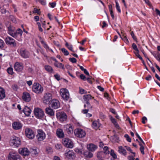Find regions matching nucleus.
<instances>
[{
    "label": "nucleus",
    "mask_w": 160,
    "mask_h": 160,
    "mask_svg": "<svg viewBox=\"0 0 160 160\" xmlns=\"http://www.w3.org/2000/svg\"><path fill=\"white\" fill-rule=\"evenodd\" d=\"M8 33L10 35L16 39L18 36L21 37L22 33V31L20 28H18L16 31L14 27L10 25L8 27Z\"/></svg>",
    "instance_id": "f257e3e1"
},
{
    "label": "nucleus",
    "mask_w": 160,
    "mask_h": 160,
    "mask_svg": "<svg viewBox=\"0 0 160 160\" xmlns=\"http://www.w3.org/2000/svg\"><path fill=\"white\" fill-rule=\"evenodd\" d=\"M32 91L37 94L42 92L43 89L42 86L38 83H34L32 86Z\"/></svg>",
    "instance_id": "f03ea898"
},
{
    "label": "nucleus",
    "mask_w": 160,
    "mask_h": 160,
    "mask_svg": "<svg viewBox=\"0 0 160 160\" xmlns=\"http://www.w3.org/2000/svg\"><path fill=\"white\" fill-rule=\"evenodd\" d=\"M10 144L12 146L18 147L21 145L20 139L18 137H13L10 141Z\"/></svg>",
    "instance_id": "7ed1b4c3"
},
{
    "label": "nucleus",
    "mask_w": 160,
    "mask_h": 160,
    "mask_svg": "<svg viewBox=\"0 0 160 160\" xmlns=\"http://www.w3.org/2000/svg\"><path fill=\"white\" fill-rule=\"evenodd\" d=\"M6 44L8 46L15 48L17 46V43L13 38L9 36L7 37L4 40Z\"/></svg>",
    "instance_id": "20e7f679"
},
{
    "label": "nucleus",
    "mask_w": 160,
    "mask_h": 160,
    "mask_svg": "<svg viewBox=\"0 0 160 160\" xmlns=\"http://www.w3.org/2000/svg\"><path fill=\"white\" fill-rule=\"evenodd\" d=\"M60 93L62 98L65 101H68L70 98L69 93L68 89L64 88L61 89Z\"/></svg>",
    "instance_id": "39448f33"
},
{
    "label": "nucleus",
    "mask_w": 160,
    "mask_h": 160,
    "mask_svg": "<svg viewBox=\"0 0 160 160\" xmlns=\"http://www.w3.org/2000/svg\"><path fill=\"white\" fill-rule=\"evenodd\" d=\"M35 117L38 119H41L44 117V114L42 110L39 108H35L34 110Z\"/></svg>",
    "instance_id": "423d86ee"
},
{
    "label": "nucleus",
    "mask_w": 160,
    "mask_h": 160,
    "mask_svg": "<svg viewBox=\"0 0 160 160\" xmlns=\"http://www.w3.org/2000/svg\"><path fill=\"white\" fill-rule=\"evenodd\" d=\"M18 52L21 56L23 58H27L29 57V51L25 48H22L18 49Z\"/></svg>",
    "instance_id": "0eeeda50"
},
{
    "label": "nucleus",
    "mask_w": 160,
    "mask_h": 160,
    "mask_svg": "<svg viewBox=\"0 0 160 160\" xmlns=\"http://www.w3.org/2000/svg\"><path fill=\"white\" fill-rule=\"evenodd\" d=\"M74 134L77 137L82 138L84 137L86 135L85 131L81 128L76 129L74 131Z\"/></svg>",
    "instance_id": "6e6552de"
},
{
    "label": "nucleus",
    "mask_w": 160,
    "mask_h": 160,
    "mask_svg": "<svg viewBox=\"0 0 160 160\" xmlns=\"http://www.w3.org/2000/svg\"><path fill=\"white\" fill-rule=\"evenodd\" d=\"M8 160H21L20 156L16 152L13 151L10 152L8 156Z\"/></svg>",
    "instance_id": "1a4fd4ad"
},
{
    "label": "nucleus",
    "mask_w": 160,
    "mask_h": 160,
    "mask_svg": "<svg viewBox=\"0 0 160 160\" xmlns=\"http://www.w3.org/2000/svg\"><path fill=\"white\" fill-rule=\"evenodd\" d=\"M62 143L65 147L68 148H72L73 147V143L71 140L68 138H65L63 139Z\"/></svg>",
    "instance_id": "9d476101"
},
{
    "label": "nucleus",
    "mask_w": 160,
    "mask_h": 160,
    "mask_svg": "<svg viewBox=\"0 0 160 160\" xmlns=\"http://www.w3.org/2000/svg\"><path fill=\"white\" fill-rule=\"evenodd\" d=\"M52 98V97L51 93L49 92L46 93L44 94L43 98V102L46 104H49Z\"/></svg>",
    "instance_id": "9b49d317"
},
{
    "label": "nucleus",
    "mask_w": 160,
    "mask_h": 160,
    "mask_svg": "<svg viewBox=\"0 0 160 160\" xmlns=\"http://www.w3.org/2000/svg\"><path fill=\"white\" fill-rule=\"evenodd\" d=\"M36 136L38 141H42L45 139L46 134L42 130L39 129L38 131V134Z\"/></svg>",
    "instance_id": "f8f14e48"
},
{
    "label": "nucleus",
    "mask_w": 160,
    "mask_h": 160,
    "mask_svg": "<svg viewBox=\"0 0 160 160\" xmlns=\"http://www.w3.org/2000/svg\"><path fill=\"white\" fill-rule=\"evenodd\" d=\"M64 155L68 159H73L75 156L74 152L72 150L69 149L66 150L65 152Z\"/></svg>",
    "instance_id": "ddd939ff"
},
{
    "label": "nucleus",
    "mask_w": 160,
    "mask_h": 160,
    "mask_svg": "<svg viewBox=\"0 0 160 160\" xmlns=\"http://www.w3.org/2000/svg\"><path fill=\"white\" fill-rule=\"evenodd\" d=\"M64 130L67 132L68 134L73 133V128L72 125L71 124H67L64 126Z\"/></svg>",
    "instance_id": "4468645a"
},
{
    "label": "nucleus",
    "mask_w": 160,
    "mask_h": 160,
    "mask_svg": "<svg viewBox=\"0 0 160 160\" xmlns=\"http://www.w3.org/2000/svg\"><path fill=\"white\" fill-rule=\"evenodd\" d=\"M57 118L59 119L61 122L65 121L67 118V116L64 112H59L57 114Z\"/></svg>",
    "instance_id": "2eb2a0df"
},
{
    "label": "nucleus",
    "mask_w": 160,
    "mask_h": 160,
    "mask_svg": "<svg viewBox=\"0 0 160 160\" xmlns=\"http://www.w3.org/2000/svg\"><path fill=\"white\" fill-rule=\"evenodd\" d=\"M14 67L15 70L17 72H21L23 68L22 64L18 62L15 63Z\"/></svg>",
    "instance_id": "dca6fc26"
},
{
    "label": "nucleus",
    "mask_w": 160,
    "mask_h": 160,
    "mask_svg": "<svg viewBox=\"0 0 160 160\" xmlns=\"http://www.w3.org/2000/svg\"><path fill=\"white\" fill-rule=\"evenodd\" d=\"M60 104L59 101L56 99H53L51 102L52 107L54 109H57L60 107Z\"/></svg>",
    "instance_id": "f3484780"
},
{
    "label": "nucleus",
    "mask_w": 160,
    "mask_h": 160,
    "mask_svg": "<svg viewBox=\"0 0 160 160\" xmlns=\"http://www.w3.org/2000/svg\"><path fill=\"white\" fill-rule=\"evenodd\" d=\"M107 155L103 152V151H100L97 152V157L100 160H103V158H106Z\"/></svg>",
    "instance_id": "a211bd4d"
},
{
    "label": "nucleus",
    "mask_w": 160,
    "mask_h": 160,
    "mask_svg": "<svg viewBox=\"0 0 160 160\" xmlns=\"http://www.w3.org/2000/svg\"><path fill=\"white\" fill-rule=\"evenodd\" d=\"M19 152L20 154L24 156L28 155L30 153L28 149L25 148L20 149L19 150Z\"/></svg>",
    "instance_id": "6ab92c4d"
},
{
    "label": "nucleus",
    "mask_w": 160,
    "mask_h": 160,
    "mask_svg": "<svg viewBox=\"0 0 160 160\" xmlns=\"http://www.w3.org/2000/svg\"><path fill=\"white\" fill-rule=\"evenodd\" d=\"M87 149L91 152H94L98 148V146L93 144L90 143L87 145Z\"/></svg>",
    "instance_id": "aec40b11"
},
{
    "label": "nucleus",
    "mask_w": 160,
    "mask_h": 160,
    "mask_svg": "<svg viewBox=\"0 0 160 160\" xmlns=\"http://www.w3.org/2000/svg\"><path fill=\"white\" fill-rule=\"evenodd\" d=\"M13 128L15 130H19L22 128V124L19 122H14L12 123Z\"/></svg>",
    "instance_id": "412c9836"
},
{
    "label": "nucleus",
    "mask_w": 160,
    "mask_h": 160,
    "mask_svg": "<svg viewBox=\"0 0 160 160\" xmlns=\"http://www.w3.org/2000/svg\"><path fill=\"white\" fill-rule=\"evenodd\" d=\"M83 155L86 159H89L92 157L93 154L89 150H85L83 152Z\"/></svg>",
    "instance_id": "4be33fe9"
},
{
    "label": "nucleus",
    "mask_w": 160,
    "mask_h": 160,
    "mask_svg": "<svg viewBox=\"0 0 160 160\" xmlns=\"http://www.w3.org/2000/svg\"><path fill=\"white\" fill-rule=\"evenodd\" d=\"M57 136L59 138H63L64 137V134L62 129L58 128L56 131Z\"/></svg>",
    "instance_id": "5701e85b"
},
{
    "label": "nucleus",
    "mask_w": 160,
    "mask_h": 160,
    "mask_svg": "<svg viewBox=\"0 0 160 160\" xmlns=\"http://www.w3.org/2000/svg\"><path fill=\"white\" fill-rule=\"evenodd\" d=\"M45 112L47 114L50 116L52 117L54 115V112L53 110L50 107L46 108Z\"/></svg>",
    "instance_id": "b1692460"
},
{
    "label": "nucleus",
    "mask_w": 160,
    "mask_h": 160,
    "mask_svg": "<svg viewBox=\"0 0 160 160\" xmlns=\"http://www.w3.org/2000/svg\"><path fill=\"white\" fill-rule=\"evenodd\" d=\"M22 98L26 102H29L30 101V95L28 92H23Z\"/></svg>",
    "instance_id": "393cba45"
},
{
    "label": "nucleus",
    "mask_w": 160,
    "mask_h": 160,
    "mask_svg": "<svg viewBox=\"0 0 160 160\" xmlns=\"http://www.w3.org/2000/svg\"><path fill=\"white\" fill-rule=\"evenodd\" d=\"M93 98H94V97H92L90 94H86L83 96V99L86 103L89 102V100Z\"/></svg>",
    "instance_id": "a878e982"
},
{
    "label": "nucleus",
    "mask_w": 160,
    "mask_h": 160,
    "mask_svg": "<svg viewBox=\"0 0 160 160\" xmlns=\"http://www.w3.org/2000/svg\"><path fill=\"white\" fill-rule=\"evenodd\" d=\"M23 112L26 116L29 117L30 115V108L27 106H25L23 110Z\"/></svg>",
    "instance_id": "bb28decb"
},
{
    "label": "nucleus",
    "mask_w": 160,
    "mask_h": 160,
    "mask_svg": "<svg viewBox=\"0 0 160 160\" xmlns=\"http://www.w3.org/2000/svg\"><path fill=\"white\" fill-rule=\"evenodd\" d=\"M38 152L36 148H31V154L32 157H35L38 155Z\"/></svg>",
    "instance_id": "cd10ccee"
},
{
    "label": "nucleus",
    "mask_w": 160,
    "mask_h": 160,
    "mask_svg": "<svg viewBox=\"0 0 160 160\" xmlns=\"http://www.w3.org/2000/svg\"><path fill=\"white\" fill-rule=\"evenodd\" d=\"M92 127L93 128L97 129L100 127V123L98 121H94L92 122Z\"/></svg>",
    "instance_id": "c85d7f7f"
},
{
    "label": "nucleus",
    "mask_w": 160,
    "mask_h": 160,
    "mask_svg": "<svg viewBox=\"0 0 160 160\" xmlns=\"http://www.w3.org/2000/svg\"><path fill=\"white\" fill-rule=\"evenodd\" d=\"M118 151L120 153L124 156H125L127 154L126 150L122 146L119 147Z\"/></svg>",
    "instance_id": "c756f323"
},
{
    "label": "nucleus",
    "mask_w": 160,
    "mask_h": 160,
    "mask_svg": "<svg viewBox=\"0 0 160 160\" xmlns=\"http://www.w3.org/2000/svg\"><path fill=\"white\" fill-rule=\"evenodd\" d=\"M6 95L4 90L0 87V99H2L5 97Z\"/></svg>",
    "instance_id": "7c9ffc66"
},
{
    "label": "nucleus",
    "mask_w": 160,
    "mask_h": 160,
    "mask_svg": "<svg viewBox=\"0 0 160 160\" xmlns=\"http://www.w3.org/2000/svg\"><path fill=\"white\" fill-rule=\"evenodd\" d=\"M44 68L47 71L50 73H52L53 71L52 67L48 65H45Z\"/></svg>",
    "instance_id": "2f4dec72"
},
{
    "label": "nucleus",
    "mask_w": 160,
    "mask_h": 160,
    "mask_svg": "<svg viewBox=\"0 0 160 160\" xmlns=\"http://www.w3.org/2000/svg\"><path fill=\"white\" fill-rule=\"evenodd\" d=\"M152 53L157 60L160 62V53L157 52H152Z\"/></svg>",
    "instance_id": "473e14b6"
},
{
    "label": "nucleus",
    "mask_w": 160,
    "mask_h": 160,
    "mask_svg": "<svg viewBox=\"0 0 160 160\" xmlns=\"http://www.w3.org/2000/svg\"><path fill=\"white\" fill-rule=\"evenodd\" d=\"M54 65L57 68H62L63 70L65 69L64 65L62 63L59 62H58L57 63H54Z\"/></svg>",
    "instance_id": "72a5a7b5"
},
{
    "label": "nucleus",
    "mask_w": 160,
    "mask_h": 160,
    "mask_svg": "<svg viewBox=\"0 0 160 160\" xmlns=\"http://www.w3.org/2000/svg\"><path fill=\"white\" fill-rule=\"evenodd\" d=\"M110 154L111 156L114 159H116L117 158V155L115 153L114 150L111 149L110 152Z\"/></svg>",
    "instance_id": "f704fd0d"
},
{
    "label": "nucleus",
    "mask_w": 160,
    "mask_h": 160,
    "mask_svg": "<svg viewBox=\"0 0 160 160\" xmlns=\"http://www.w3.org/2000/svg\"><path fill=\"white\" fill-rule=\"evenodd\" d=\"M121 38L122 39L124 42L127 44H128L129 43V41L128 39L126 36L123 35L122 37L120 36Z\"/></svg>",
    "instance_id": "c9c22d12"
},
{
    "label": "nucleus",
    "mask_w": 160,
    "mask_h": 160,
    "mask_svg": "<svg viewBox=\"0 0 160 160\" xmlns=\"http://www.w3.org/2000/svg\"><path fill=\"white\" fill-rule=\"evenodd\" d=\"M25 133L26 136L29 138H30V129L27 128L25 129Z\"/></svg>",
    "instance_id": "e433bc0d"
},
{
    "label": "nucleus",
    "mask_w": 160,
    "mask_h": 160,
    "mask_svg": "<svg viewBox=\"0 0 160 160\" xmlns=\"http://www.w3.org/2000/svg\"><path fill=\"white\" fill-rule=\"evenodd\" d=\"M41 43L43 45L44 47L46 49L47 51L49 49V48L48 45L43 40L41 41Z\"/></svg>",
    "instance_id": "4c0bfd02"
},
{
    "label": "nucleus",
    "mask_w": 160,
    "mask_h": 160,
    "mask_svg": "<svg viewBox=\"0 0 160 160\" xmlns=\"http://www.w3.org/2000/svg\"><path fill=\"white\" fill-rule=\"evenodd\" d=\"M5 46V43L4 41L1 39L0 38V49H3Z\"/></svg>",
    "instance_id": "58836bf2"
},
{
    "label": "nucleus",
    "mask_w": 160,
    "mask_h": 160,
    "mask_svg": "<svg viewBox=\"0 0 160 160\" xmlns=\"http://www.w3.org/2000/svg\"><path fill=\"white\" fill-rule=\"evenodd\" d=\"M103 152L106 155L110 153V151L108 150V148L107 146H105L103 148Z\"/></svg>",
    "instance_id": "ea45409f"
},
{
    "label": "nucleus",
    "mask_w": 160,
    "mask_h": 160,
    "mask_svg": "<svg viewBox=\"0 0 160 160\" xmlns=\"http://www.w3.org/2000/svg\"><path fill=\"white\" fill-rule=\"evenodd\" d=\"M8 73L10 75H12L13 73V69L12 67H9L7 69Z\"/></svg>",
    "instance_id": "a19ab883"
},
{
    "label": "nucleus",
    "mask_w": 160,
    "mask_h": 160,
    "mask_svg": "<svg viewBox=\"0 0 160 160\" xmlns=\"http://www.w3.org/2000/svg\"><path fill=\"white\" fill-rule=\"evenodd\" d=\"M87 105L84 104V107L85 108H86L88 110L91 109L92 108V106L90 104L89 102L86 103Z\"/></svg>",
    "instance_id": "79ce46f5"
},
{
    "label": "nucleus",
    "mask_w": 160,
    "mask_h": 160,
    "mask_svg": "<svg viewBox=\"0 0 160 160\" xmlns=\"http://www.w3.org/2000/svg\"><path fill=\"white\" fill-rule=\"evenodd\" d=\"M139 51H136V52H134V54L136 55V56L140 60H141L142 61H143L144 62V60H143L142 57L140 56V55L139 54Z\"/></svg>",
    "instance_id": "37998d69"
},
{
    "label": "nucleus",
    "mask_w": 160,
    "mask_h": 160,
    "mask_svg": "<svg viewBox=\"0 0 160 160\" xmlns=\"http://www.w3.org/2000/svg\"><path fill=\"white\" fill-rule=\"evenodd\" d=\"M139 145L140 146V150L141 152V153L143 154H144V148L143 146L142 145V144L139 142Z\"/></svg>",
    "instance_id": "c03bdc74"
},
{
    "label": "nucleus",
    "mask_w": 160,
    "mask_h": 160,
    "mask_svg": "<svg viewBox=\"0 0 160 160\" xmlns=\"http://www.w3.org/2000/svg\"><path fill=\"white\" fill-rule=\"evenodd\" d=\"M62 51L65 56H67L69 54V52L67 50L64 48H62L61 49Z\"/></svg>",
    "instance_id": "a18cd8bd"
},
{
    "label": "nucleus",
    "mask_w": 160,
    "mask_h": 160,
    "mask_svg": "<svg viewBox=\"0 0 160 160\" xmlns=\"http://www.w3.org/2000/svg\"><path fill=\"white\" fill-rule=\"evenodd\" d=\"M124 147L126 149L127 151H129L131 153L134 154V157L135 156V152H132V149H131V148L130 147H129L126 146H125Z\"/></svg>",
    "instance_id": "49530a36"
},
{
    "label": "nucleus",
    "mask_w": 160,
    "mask_h": 160,
    "mask_svg": "<svg viewBox=\"0 0 160 160\" xmlns=\"http://www.w3.org/2000/svg\"><path fill=\"white\" fill-rule=\"evenodd\" d=\"M115 3H116V8L117 10V11H118V12H119L120 13L121 11V9H120V8L119 7V4L118 2L116 1H115Z\"/></svg>",
    "instance_id": "de8ad7c7"
},
{
    "label": "nucleus",
    "mask_w": 160,
    "mask_h": 160,
    "mask_svg": "<svg viewBox=\"0 0 160 160\" xmlns=\"http://www.w3.org/2000/svg\"><path fill=\"white\" fill-rule=\"evenodd\" d=\"M46 151L48 153H51L53 152L52 149L50 147H47L46 149Z\"/></svg>",
    "instance_id": "09e8293b"
},
{
    "label": "nucleus",
    "mask_w": 160,
    "mask_h": 160,
    "mask_svg": "<svg viewBox=\"0 0 160 160\" xmlns=\"http://www.w3.org/2000/svg\"><path fill=\"white\" fill-rule=\"evenodd\" d=\"M124 137L126 138L127 140L129 142H131V139L130 138L129 136L127 134H126L124 135Z\"/></svg>",
    "instance_id": "8fccbe9b"
},
{
    "label": "nucleus",
    "mask_w": 160,
    "mask_h": 160,
    "mask_svg": "<svg viewBox=\"0 0 160 160\" xmlns=\"http://www.w3.org/2000/svg\"><path fill=\"white\" fill-rule=\"evenodd\" d=\"M132 47L133 49L135 50L136 51H138V48L137 47L136 44L134 43H133L132 44Z\"/></svg>",
    "instance_id": "3c124183"
},
{
    "label": "nucleus",
    "mask_w": 160,
    "mask_h": 160,
    "mask_svg": "<svg viewBox=\"0 0 160 160\" xmlns=\"http://www.w3.org/2000/svg\"><path fill=\"white\" fill-rule=\"evenodd\" d=\"M50 7L52 8H54L56 5V3L55 2H50L49 3Z\"/></svg>",
    "instance_id": "603ef678"
},
{
    "label": "nucleus",
    "mask_w": 160,
    "mask_h": 160,
    "mask_svg": "<svg viewBox=\"0 0 160 160\" xmlns=\"http://www.w3.org/2000/svg\"><path fill=\"white\" fill-rule=\"evenodd\" d=\"M110 119L111 121H112V123H113L114 125L115 124H116V123H117L115 119L113 118L112 116H111L110 117Z\"/></svg>",
    "instance_id": "864d4df0"
},
{
    "label": "nucleus",
    "mask_w": 160,
    "mask_h": 160,
    "mask_svg": "<svg viewBox=\"0 0 160 160\" xmlns=\"http://www.w3.org/2000/svg\"><path fill=\"white\" fill-rule=\"evenodd\" d=\"M55 148L58 150H59L62 148V145L60 144H57L55 145Z\"/></svg>",
    "instance_id": "5fc2aeb1"
},
{
    "label": "nucleus",
    "mask_w": 160,
    "mask_h": 160,
    "mask_svg": "<svg viewBox=\"0 0 160 160\" xmlns=\"http://www.w3.org/2000/svg\"><path fill=\"white\" fill-rule=\"evenodd\" d=\"M69 61L72 62V63H75L77 62L76 59L74 58H69Z\"/></svg>",
    "instance_id": "6e6d98bb"
},
{
    "label": "nucleus",
    "mask_w": 160,
    "mask_h": 160,
    "mask_svg": "<svg viewBox=\"0 0 160 160\" xmlns=\"http://www.w3.org/2000/svg\"><path fill=\"white\" fill-rule=\"evenodd\" d=\"M39 2L43 5H46V3L45 0H38Z\"/></svg>",
    "instance_id": "4d7b16f0"
},
{
    "label": "nucleus",
    "mask_w": 160,
    "mask_h": 160,
    "mask_svg": "<svg viewBox=\"0 0 160 160\" xmlns=\"http://www.w3.org/2000/svg\"><path fill=\"white\" fill-rule=\"evenodd\" d=\"M55 78L58 81L60 80V76L58 74H56L54 75Z\"/></svg>",
    "instance_id": "13d9d810"
},
{
    "label": "nucleus",
    "mask_w": 160,
    "mask_h": 160,
    "mask_svg": "<svg viewBox=\"0 0 160 160\" xmlns=\"http://www.w3.org/2000/svg\"><path fill=\"white\" fill-rule=\"evenodd\" d=\"M33 13H37L38 14H40V12L39 10L36 8H34L33 11Z\"/></svg>",
    "instance_id": "bf43d9fd"
},
{
    "label": "nucleus",
    "mask_w": 160,
    "mask_h": 160,
    "mask_svg": "<svg viewBox=\"0 0 160 160\" xmlns=\"http://www.w3.org/2000/svg\"><path fill=\"white\" fill-rule=\"evenodd\" d=\"M10 18L13 22L14 23L16 22V19L13 16L10 15Z\"/></svg>",
    "instance_id": "052dcab7"
},
{
    "label": "nucleus",
    "mask_w": 160,
    "mask_h": 160,
    "mask_svg": "<svg viewBox=\"0 0 160 160\" xmlns=\"http://www.w3.org/2000/svg\"><path fill=\"white\" fill-rule=\"evenodd\" d=\"M136 136L138 137V138H139V139L142 142V143L145 144V143L142 140V139L140 137V136H139V135L138 134L137 132L136 133Z\"/></svg>",
    "instance_id": "680f3d73"
},
{
    "label": "nucleus",
    "mask_w": 160,
    "mask_h": 160,
    "mask_svg": "<svg viewBox=\"0 0 160 160\" xmlns=\"http://www.w3.org/2000/svg\"><path fill=\"white\" fill-rule=\"evenodd\" d=\"M79 92L81 94L86 93V91L84 89L80 88H79Z\"/></svg>",
    "instance_id": "e2e57ef3"
},
{
    "label": "nucleus",
    "mask_w": 160,
    "mask_h": 160,
    "mask_svg": "<svg viewBox=\"0 0 160 160\" xmlns=\"http://www.w3.org/2000/svg\"><path fill=\"white\" fill-rule=\"evenodd\" d=\"M35 136V134L33 131L31 130V139L33 138Z\"/></svg>",
    "instance_id": "0e129e2a"
},
{
    "label": "nucleus",
    "mask_w": 160,
    "mask_h": 160,
    "mask_svg": "<svg viewBox=\"0 0 160 160\" xmlns=\"http://www.w3.org/2000/svg\"><path fill=\"white\" fill-rule=\"evenodd\" d=\"M97 88L100 90V91H102V92H103L104 91V89L101 86H98L97 87Z\"/></svg>",
    "instance_id": "69168bd1"
},
{
    "label": "nucleus",
    "mask_w": 160,
    "mask_h": 160,
    "mask_svg": "<svg viewBox=\"0 0 160 160\" xmlns=\"http://www.w3.org/2000/svg\"><path fill=\"white\" fill-rule=\"evenodd\" d=\"M151 76L150 75H149L145 78V79L147 81H149L151 80Z\"/></svg>",
    "instance_id": "338daca9"
},
{
    "label": "nucleus",
    "mask_w": 160,
    "mask_h": 160,
    "mask_svg": "<svg viewBox=\"0 0 160 160\" xmlns=\"http://www.w3.org/2000/svg\"><path fill=\"white\" fill-rule=\"evenodd\" d=\"M128 159L129 160H134V158L132 156H129L128 157Z\"/></svg>",
    "instance_id": "774afa93"
}]
</instances>
